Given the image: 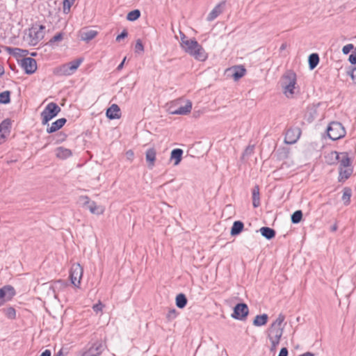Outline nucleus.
<instances>
[{
    "mask_svg": "<svg viewBox=\"0 0 356 356\" xmlns=\"http://www.w3.org/2000/svg\"><path fill=\"white\" fill-rule=\"evenodd\" d=\"M350 76L352 77V79L356 84V68L353 70V71L350 73Z\"/></svg>",
    "mask_w": 356,
    "mask_h": 356,
    "instance_id": "obj_51",
    "label": "nucleus"
},
{
    "mask_svg": "<svg viewBox=\"0 0 356 356\" xmlns=\"http://www.w3.org/2000/svg\"><path fill=\"white\" fill-rule=\"evenodd\" d=\"M55 356H65L62 349H60Z\"/></svg>",
    "mask_w": 356,
    "mask_h": 356,
    "instance_id": "obj_57",
    "label": "nucleus"
},
{
    "mask_svg": "<svg viewBox=\"0 0 356 356\" xmlns=\"http://www.w3.org/2000/svg\"><path fill=\"white\" fill-rule=\"evenodd\" d=\"M243 227L244 225L241 221H235L231 229V235L236 236L242 232Z\"/></svg>",
    "mask_w": 356,
    "mask_h": 356,
    "instance_id": "obj_27",
    "label": "nucleus"
},
{
    "mask_svg": "<svg viewBox=\"0 0 356 356\" xmlns=\"http://www.w3.org/2000/svg\"><path fill=\"white\" fill-rule=\"evenodd\" d=\"M249 309L246 304H237L234 308V312L232 317L238 320H244L248 315Z\"/></svg>",
    "mask_w": 356,
    "mask_h": 356,
    "instance_id": "obj_13",
    "label": "nucleus"
},
{
    "mask_svg": "<svg viewBox=\"0 0 356 356\" xmlns=\"http://www.w3.org/2000/svg\"><path fill=\"white\" fill-rule=\"evenodd\" d=\"M302 218V213L300 210L295 211L291 216V221L293 223L297 224L300 222Z\"/></svg>",
    "mask_w": 356,
    "mask_h": 356,
    "instance_id": "obj_37",
    "label": "nucleus"
},
{
    "mask_svg": "<svg viewBox=\"0 0 356 356\" xmlns=\"http://www.w3.org/2000/svg\"><path fill=\"white\" fill-rule=\"evenodd\" d=\"M225 1H222L215 6L207 16V20L211 22L217 18L223 11Z\"/></svg>",
    "mask_w": 356,
    "mask_h": 356,
    "instance_id": "obj_18",
    "label": "nucleus"
},
{
    "mask_svg": "<svg viewBox=\"0 0 356 356\" xmlns=\"http://www.w3.org/2000/svg\"><path fill=\"white\" fill-rule=\"evenodd\" d=\"M74 1L75 0H64L63 1V12L65 13H67L70 11L71 6L74 3Z\"/></svg>",
    "mask_w": 356,
    "mask_h": 356,
    "instance_id": "obj_39",
    "label": "nucleus"
},
{
    "mask_svg": "<svg viewBox=\"0 0 356 356\" xmlns=\"http://www.w3.org/2000/svg\"><path fill=\"white\" fill-rule=\"evenodd\" d=\"M285 48H286V44H282V46H281V47H280V49H281V50H283V49H284Z\"/></svg>",
    "mask_w": 356,
    "mask_h": 356,
    "instance_id": "obj_60",
    "label": "nucleus"
},
{
    "mask_svg": "<svg viewBox=\"0 0 356 356\" xmlns=\"http://www.w3.org/2000/svg\"><path fill=\"white\" fill-rule=\"evenodd\" d=\"M80 200L92 214L102 215L105 211V207L104 206L97 204L94 201H90L87 196H81Z\"/></svg>",
    "mask_w": 356,
    "mask_h": 356,
    "instance_id": "obj_9",
    "label": "nucleus"
},
{
    "mask_svg": "<svg viewBox=\"0 0 356 356\" xmlns=\"http://www.w3.org/2000/svg\"><path fill=\"white\" fill-rule=\"evenodd\" d=\"M268 320V316L266 314L262 315H257L253 320V325L257 327L265 325Z\"/></svg>",
    "mask_w": 356,
    "mask_h": 356,
    "instance_id": "obj_25",
    "label": "nucleus"
},
{
    "mask_svg": "<svg viewBox=\"0 0 356 356\" xmlns=\"http://www.w3.org/2000/svg\"><path fill=\"white\" fill-rule=\"evenodd\" d=\"M83 272V268L79 264H74L72 265L70 277L71 282L74 286L79 287Z\"/></svg>",
    "mask_w": 356,
    "mask_h": 356,
    "instance_id": "obj_10",
    "label": "nucleus"
},
{
    "mask_svg": "<svg viewBox=\"0 0 356 356\" xmlns=\"http://www.w3.org/2000/svg\"><path fill=\"white\" fill-rule=\"evenodd\" d=\"M63 34L62 33H58L56 35H55L50 40H49V43L50 44H53L54 42H60L63 40Z\"/></svg>",
    "mask_w": 356,
    "mask_h": 356,
    "instance_id": "obj_41",
    "label": "nucleus"
},
{
    "mask_svg": "<svg viewBox=\"0 0 356 356\" xmlns=\"http://www.w3.org/2000/svg\"><path fill=\"white\" fill-rule=\"evenodd\" d=\"M94 347H92L90 348L88 351H86L83 353L81 356H98L100 355L101 351H97L96 354H92V352L94 351Z\"/></svg>",
    "mask_w": 356,
    "mask_h": 356,
    "instance_id": "obj_42",
    "label": "nucleus"
},
{
    "mask_svg": "<svg viewBox=\"0 0 356 356\" xmlns=\"http://www.w3.org/2000/svg\"><path fill=\"white\" fill-rule=\"evenodd\" d=\"M5 137L4 134L0 132V144L4 141Z\"/></svg>",
    "mask_w": 356,
    "mask_h": 356,
    "instance_id": "obj_56",
    "label": "nucleus"
},
{
    "mask_svg": "<svg viewBox=\"0 0 356 356\" xmlns=\"http://www.w3.org/2000/svg\"><path fill=\"white\" fill-rule=\"evenodd\" d=\"M55 154L57 158L60 159H65L70 157L72 155V152L70 149L59 147L55 149Z\"/></svg>",
    "mask_w": 356,
    "mask_h": 356,
    "instance_id": "obj_22",
    "label": "nucleus"
},
{
    "mask_svg": "<svg viewBox=\"0 0 356 356\" xmlns=\"http://www.w3.org/2000/svg\"><path fill=\"white\" fill-rule=\"evenodd\" d=\"M177 316V313L175 309H171L167 314V318L170 321L175 319Z\"/></svg>",
    "mask_w": 356,
    "mask_h": 356,
    "instance_id": "obj_43",
    "label": "nucleus"
},
{
    "mask_svg": "<svg viewBox=\"0 0 356 356\" xmlns=\"http://www.w3.org/2000/svg\"><path fill=\"white\" fill-rule=\"evenodd\" d=\"M10 95L9 91H4L0 93V103L8 104L10 102Z\"/></svg>",
    "mask_w": 356,
    "mask_h": 356,
    "instance_id": "obj_38",
    "label": "nucleus"
},
{
    "mask_svg": "<svg viewBox=\"0 0 356 356\" xmlns=\"http://www.w3.org/2000/svg\"><path fill=\"white\" fill-rule=\"evenodd\" d=\"M245 69L242 65H236L226 70L228 76H231L235 81L242 78L245 74Z\"/></svg>",
    "mask_w": 356,
    "mask_h": 356,
    "instance_id": "obj_15",
    "label": "nucleus"
},
{
    "mask_svg": "<svg viewBox=\"0 0 356 356\" xmlns=\"http://www.w3.org/2000/svg\"><path fill=\"white\" fill-rule=\"evenodd\" d=\"M67 285V284L65 282L62 280H57L53 282L51 284L46 286L48 289L47 295L49 296V298L58 299L57 291L65 289Z\"/></svg>",
    "mask_w": 356,
    "mask_h": 356,
    "instance_id": "obj_11",
    "label": "nucleus"
},
{
    "mask_svg": "<svg viewBox=\"0 0 356 356\" xmlns=\"http://www.w3.org/2000/svg\"><path fill=\"white\" fill-rule=\"evenodd\" d=\"M327 133L330 139L336 140L343 138L346 135V130L341 123L332 122L329 124L327 129Z\"/></svg>",
    "mask_w": 356,
    "mask_h": 356,
    "instance_id": "obj_7",
    "label": "nucleus"
},
{
    "mask_svg": "<svg viewBox=\"0 0 356 356\" xmlns=\"http://www.w3.org/2000/svg\"><path fill=\"white\" fill-rule=\"evenodd\" d=\"M349 61L352 64H355L356 63V54H352L350 55V56H349Z\"/></svg>",
    "mask_w": 356,
    "mask_h": 356,
    "instance_id": "obj_49",
    "label": "nucleus"
},
{
    "mask_svg": "<svg viewBox=\"0 0 356 356\" xmlns=\"http://www.w3.org/2000/svg\"><path fill=\"white\" fill-rule=\"evenodd\" d=\"M125 60H126V57L122 60V63L118 66L117 69L118 70H120L121 69H122Z\"/></svg>",
    "mask_w": 356,
    "mask_h": 356,
    "instance_id": "obj_54",
    "label": "nucleus"
},
{
    "mask_svg": "<svg viewBox=\"0 0 356 356\" xmlns=\"http://www.w3.org/2000/svg\"><path fill=\"white\" fill-rule=\"evenodd\" d=\"M332 231H335V230H337V226H336V225H334V226L332 227Z\"/></svg>",
    "mask_w": 356,
    "mask_h": 356,
    "instance_id": "obj_61",
    "label": "nucleus"
},
{
    "mask_svg": "<svg viewBox=\"0 0 356 356\" xmlns=\"http://www.w3.org/2000/svg\"><path fill=\"white\" fill-rule=\"evenodd\" d=\"M299 356H314V354L311 352H306Z\"/></svg>",
    "mask_w": 356,
    "mask_h": 356,
    "instance_id": "obj_55",
    "label": "nucleus"
},
{
    "mask_svg": "<svg viewBox=\"0 0 356 356\" xmlns=\"http://www.w3.org/2000/svg\"><path fill=\"white\" fill-rule=\"evenodd\" d=\"M106 115L111 120L119 119L121 116L120 108L117 104H113L106 110Z\"/></svg>",
    "mask_w": 356,
    "mask_h": 356,
    "instance_id": "obj_19",
    "label": "nucleus"
},
{
    "mask_svg": "<svg viewBox=\"0 0 356 356\" xmlns=\"http://www.w3.org/2000/svg\"><path fill=\"white\" fill-rule=\"evenodd\" d=\"M83 61V58H79L64 64L56 69V73L61 76H70L76 72Z\"/></svg>",
    "mask_w": 356,
    "mask_h": 356,
    "instance_id": "obj_6",
    "label": "nucleus"
},
{
    "mask_svg": "<svg viewBox=\"0 0 356 356\" xmlns=\"http://www.w3.org/2000/svg\"><path fill=\"white\" fill-rule=\"evenodd\" d=\"M140 16V12L138 10H134L128 13L127 19L129 21H135L138 19Z\"/></svg>",
    "mask_w": 356,
    "mask_h": 356,
    "instance_id": "obj_36",
    "label": "nucleus"
},
{
    "mask_svg": "<svg viewBox=\"0 0 356 356\" xmlns=\"http://www.w3.org/2000/svg\"><path fill=\"white\" fill-rule=\"evenodd\" d=\"M45 27L42 25H35L29 29L26 40L30 45H36L44 35Z\"/></svg>",
    "mask_w": 356,
    "mask_h": 356,
    "instance_id": "obj_5",
    "label": "nucleus"
},
{
    "mask_svg": "<svg viewBox=\"0 0 356 356\" xmlns=\"http://www.w3.org/2000/svg\"><path fill=\"white\" fill-rule=\"evenodd\" d=\"M187 303V299L185 295L180 293L178 294L176 297V305L179 308H184Z\"/></svg>",
    "mask_w": 356,
    "mask_h": 356,
    "instance_id": "obj_31",
    "label": "nucleus"
},
{
    "mask_svg": "<svg viewBox=\"0 0 356 356\" xmlns=\"http://www.w3.org/2000/svg\"><path fill=\"white\" fill-rule=\"evenodd\" d=\"M354 48V46L353 44H348L345 45L342 49V52L344 54H348L350 53V51Z\"/></svg>",
    "mask_w": 356,
    "mask_h": 356,
    "instance_id": "obj_44",
    "label": "nucleus"
},
{
    "mask_svg": "<svg viewBox=\"0 0 356 356\" xmlns=\"http://www.w3.org/2000/svg\"><path fill=\"white\" fill-rule=\"evenodd\" d=\"M296 74L292 71H287L281 78L280 84L283 93L287 98H291L298 92L296 86Z\"/></svg>",
    "mask_w": 356,
    "mask_h": 356,
    "instance_id": "obj_3",
    "label": "nucleus"
},
{
    "mask_svg": "<svg viewBox=\"0 0 356 356\" xmlns=\"http://www.w3.org/2000/svg\"><path fill=\"white\" fill-rule=\"evenodd\" d=\"M15 295V289L10 285L4 286L0 289V307L10 300Z\"/></svg>",
    "mask_w": 356,
    "mask_h": 356,
    "instance_id": "obj_12",
    "label": "nucleus"
},
{
    "mask_svg": "<svg viewBox=\"0 0 356 356\" xmlns=\"http://www.w3.org/2000/svg\"><path fill=\"white\" fill-rule=\"evenodd\" d=\"M183 150L181 149H175L171 152L170 160L174 161V165H177L181 161Z\"/></svg>",
    "mask_w": 356,
    "mask_h": 356,
    "instance_id": "obj_23",
    "label": "nucleus"
},
{
    "mask_svg": "<svg viewBox=\"0 0 356 356\" xmlns=\"http://www.w3.org/2000/svg\"><path fill=\"white\" fill-rule=\"evenodd\" d=\"M339 164V177L340 181L347 179L353 173V168L351 166V160L347 152H341L338 159Z\"/></svg>",
    "mask_w": 356,
    "mask_h": 356,
    "instance_id": "obj_4",
    "label": "nucleus"
},
{
    "mask_svg": "<svg viewBox=\"0 0 356 356\" xmlns=\"http://www.w3.org/2000/svg\"><path fill=\"white\" fill-rule=\"evenodd\" d=\"M339 154H340V153H338L337 152H335V151H332V152H330L325 156V158L327 159L326 161L330 164L334 163L336 161H338Z\"/></svg>",
    "mask_w": 356,
    "mask_h": 356,
    "instance_id": "obj_33",
    "label": "nucleus"
},
{
    "mask_svg": "<svg viewBox=\"0 0 356 356\" xmlns=\"http://www.w3.org/2000/svg\"><path fill=\"white\" fill-rule=\"evenodd\" d=\"M10 128V120L8 119L4 120L0 124V132L4 134V136H6L9 131Z\"/></svg>",
    "mask_w": 356,
    "mask_h": 356,
    "instance_id": "obj_30",
    "label": "nucleus"
},
{
    "mask_svg": "<svg viewBox=\"0 0 356 356\" xmlns=\"http://www.w3.org/2000/svg\"><path fill=\"white\" fill-rule=\"evenodd\" d=\"M3 312L10 319H14L16 316V311L11 307L3 309Z\"/></svg>",
    "mask_w": 356,
    "mask_h": 356,
    "instance_id": "obj_35",
    "label": "nucleus"
},
{
    "mask_svg": "<svg viewBox=\"0 0 356 356\" xmlns=\"http://www.w3.org/2000/svg\"><path fill=\"white\" fill-rule=\"evenodd\" d=\"M3 73H4L3 67L0 65V76L3 74Z\"/></svg>",
    "mask_w": 356,
    "mask_h": 356,
    "instance_id": "obj_58",
    "label": "nucleus"
},
{
    "mask_svg": "<svg viewBox=\"0 0 356 356\" xmlns=\"http://www.w3.org/2000/svg\"><path fill=\"white\" fill-rule=\"evenodd\" d=\"M10 53L17 57L25 58L29 54V51L26 49H22L19 48H9Z\"/></svg>",
    "mask_w": 356,
    "mask_h": 356,
    "instance_id": "obj_28",
    "label": "nucleus"
},
{
    "mask_svg": "<svg viewBox=\"0 0 356 356\" xmlns=\"http://www.w3.org/2000/svg\"><path fill=\"white\" fill-rule=\"evenodd\" d=\"M253 152V147L252 146H248L245 149L244 152L243 153V157L248 156L251 155Z\"/></svg>",
    "mask_w": 356,
    "mask_h": 356,
    "instance_id": "obj_45",
    "label": "nucleus"
},
{
    "mask_svg": "<svg viewBox=\"0 0 356 356\" xmlns=\"http://www.w3.org/2000/svg\"><path fill=\"white\" fill-rule=\"evenodd\" d=\"M22 67L26 74H31L37 70V63L35 60L32 58H24L22 59Z\"/></svg>",
    "mask_w": 356,
    "mask_h": 356,
    "instance_id": "obj_14",
    "label": "nucleus"
},
{
    "mask_svg": "<svg viewBox=\"0 0 356 356\" xmlns=\"http://www.w3.org/2000/svg\"><path fill=\"white\" fill-rule=\"evenodd\" d=\"M181 34V46L184 50L196 60L204 61L207 54L203 47L194 39H188L184 33Z\"/></svg>",
    "mask_w": 356,
    "mask_h": 356,
    "instance_id": "obj_2",
    "label": "nucleus"
},
{
    "mask_svg": "<svg viewBox=\"0 0 356 356\" xmlns=\"http://www.w3.org/2000/svg\"><path fill=\"white\" fill-rule=\"evenodd\" d=\"M93 347H94V350H95L92 352V354H96V353H97V351H101V350H100V349H101V348H102L101 344H99V345H98V346H95H95H93Z\"/></svg>",
    "mask_w": 356,
    "mask_h": 356,
    "instance_id": "obj_52",
    "label": "nucleus"
},
{
    "mask_svg": "<svg viewBox=\"0 0 356 356\" xmlns=\"http://www.w3.org/2000/svg\"><path fill=\"white\" fill-rule=\"evenodd\" d=\"M97 32L92 29H83L81 31V39L86 42H89L97 35Z\"/></svg>",
    "mask_w": 356,
    "mask_h": 356,
    "instance_id": "obj_21",
    "label": "nucleus"
},
{
    "mask_svg": "<svg viewBox=\"0 0 356 356\" xmlns=\"http://www.w3.org/2000/svg\"><path fill=\"white\" fill-rule=\"evenodd\" d=\"M127 35V31L124 30L120 35L116 37V41L120 42L122 39L125 38Z\"/></svg>",
    "mask_w": 356,
    "mask_h": 356,
    "instance_id": "obj_46",
    "label": "nucleus"
},
{
    "mask_svg": "<svg viewBox=\"0 0 356 356\" xmlns=\"http://www.w3.org/2000/svg\"><path fill=\"white\" fill-rule=\"evenodd\" d=\"M66 122L65 118H60L53 122L50 127L47 128V131L48 133H53L60 129Z\"/></svg>",
    "mask_w": 356,
    "mask_h": 356,
    "instance_id": "obj_24",
    "label": "nucleus"
},
{
    "mask_svg": "<svg viewBox=\"0 0 356 356\" xmlns=\"http://www.w3.org/2000/svg\"><path fill=\"white\" fill-rule=\"evenodd\" d=\"M284 320L285 316L280 313L267 329V337L270 343V351H275L280 344L284 332L283 323Z\"/></svg>",
    "mask_w": 356,
    "mask_h": 356,
    "instance_id": "obj_1",
    "label": "nucleus"
},
{
    "mask_svg": "<svg viewBox=\"0 0 356 356\" xmlns=\"http://www.w3.org/2000/svg\"><path fill=\"white\" fill-rule=\"evenodd\" d=\"M134 152L132 150H129L126 152V156L128 159L131 160L134 158Z\"/></svg>",
    "mask_w": 356,
    "mask_h": 356,
    "instance_id": "obj_50",
    "label": "nucleus"
},
{
    "mask_svg": "<svg viewBox=\"0 0 356 356\" xmlns=\"http://www.w3.org/2000/svg\"><path fill=\"white\" fill-rule=\"evenodd\" d=\"M259 232L267 239H271L275 236V230L270 227H263L259 229Z\"/></svg>",
    "mask_w": 356,
    "mask_h": 356,
    "instance_id": "obj_26",
    "label": "nucleus"
},
{
    "mask_svg": "<svg viewBox=\"0 0 356 356\" xmlns=\"http://www.w3.org/2000/svg\"><path fill=\"white\" fill-rule=\"evenodd\" d=\"M144 51V46L140 39L136 40L135 45V52L136 53H143Z\"/></svg>",
    "mask_w": 356,
    "mask_h": 356,
    "instance_id": "obj_40",
    "label": "nucleus"
},
{
    "mask_svg": "<svg viewBox=\"0 0 356 356\" xmlns=\"http://www.w3.org/2000/svg\"><path fill=\"white\" fill-rule=\"evenodd\" d=\"M319 62V57L317 54H312L309 57V65L311 70L314 69Z\"/></svg>",
    "mask_w": 356,
    "mask_h": 356,
    "instance_id": "obj_32",
    "label": "nucleus"
},
{
    "mask_svg": "<svg viewBox=\"0 0 356 356\" xmlns=\"http://www.w3.org/2000/svg\"><path fill=\"white\" fill-rule=\"evenodd\" d=\"M92 309L96 313H98L99 312H101L102 310L103 305L101 302H99L98 304L95 305L92 307Z\"/></svg>",
    "mask_w": 356,
    "mask_h": 356,
    "instance_id": "obj_47",
    "label": "nucleus"
},
{
    "mask_svg": "<svg viewBox=\"0 0 356 356\" xmlns=\"http://www.w3.org/2000/svg\"><path fill=\"white\" fill-rule=\"evenodd\" d=\"M31 55L32 56H35L37 55V53L36 52H33V53L31 54Z\"/></svg>",
    "mask_w": 356,
    "mask_h": 356,
    "instance_id": "obj_62",
    "label": "nucleus"
},
{
    "mask_svg": "<svg viewBox=\"0 0 356 356\" xmlns=\"http://www.w3.org/2000/svg\"><path fill=\"white\" fill-rule=\"evenodd\" d=\"M180 102H181V99H177V100L175 101L172 104H173L174 105H175V106H176V105H177Z\"/></svg>",
    "mask_w": 356,
    "mask_h": 356,
    "instance_id": "obj_59",
    "label": "nucleus"
},
{
    "mask_svg": "<svg viewBox=\"0 0 356 356\" xmlns=\"http://www.w3.org/2000/svg\"><path fill=\"white\" fill-rule=\"evenodd\" d=\"M288 355V350L286 348H282L280 350V352L278 355V356H287Z\"/></svg>",
    "mask_w": 356,
    "mask_h": 356,
    "instance_id": "obj_48",
    "label": "nucleus"
},
{
    "mask_svg": "<svg viewBox=\"0 0 356 356\" xmlns=\"http://www.w3.org/2000/svg\"><path fill=\"white\" fill-rule=\"evenodd\" d=\"M156 152L154 148H149L145 152V159L148 163V166L152 168L154 166L156 161Z\"/></svg>",
    "mask_w": 356,
    "mask_h": 356,
    "instance_id": "obj_20",
    "label": "nucleus"
},
{
    "mask_svg": "<svg viewBox=\"0 0 356 356\" xmlns=\"http://www.w3.org/2000/svg\"><path fill=\"white\" fill-rule=\"evenodd\" d=\"M40 356H51V351L45 350Z\"/></svg>",
    "mask_w": 356,
    "mask_h": 356,
    "instance_id": "obj_53",
    "label": "nucleus"
},
{
    "mask_svg": "<svg viewBox=\"0 0 356 356\" xmlns=\"http://www.w3.org/2000/svg\"><path fill=\"white\" fill-rule=\"evenodd\" d=\"M300 136V130L298 128L289 129L287 130L284 141L287 144H293L295 143Z\"/></svg>",
    "mask_w": 356,
    "mask_h": 356,
    "instance_id": "obj_17",
    "label": "nucleus"
},
{
    "mask_svg": "<svg viewBox=\"0 0 356 356\" xmlns=\"http://www.w3.org/2000/svg\"><path fill=\"white\" fill-rule=\"evenodd\" d=\"M60 111V108L54 102L48 104L44 110L41 113L42 124H47Z\"/></svg>",
    "mask_w": 356,
    "mask_h": 356,
    "instance_id": "obj_8",
    "label": "nucleus"
},
{
    "mask_svg": "<svg viewBox=\"0 0 356 356\" xmlns=\"http://www.w3.org/2000/svg\"><path fill=\"white\" fill-rule=\"evenodd\" d=\"M192 109V102L190 100L186 101V104L184 106L175 109L173 106L169 108L170 113L172 115H187L191 113Z\"/></svg>",
    "mask_w": 356,
    "mask_h": 356,
    "instance_id": "obj_16",
    "label": "nucleus"
},
{
    "mask_svg": "<svg viewBox=\"0 0 356 356\" xmlns=\"http://www.w3.org/2000/svg\"><path fill=\"white\" fill-rule=\"evenodd\" d=\"M252 204L254 207H258L260 204L259 201V188L256 186L252 191Z\"/></svg>",
    "mask_w": 356,
    "mask_h": 356,
    "instance_id": "obj_29",
    "label": "nucleus"
},
{
    "mask_svg": "<svg viewBox=\"0 0 356 356\" xmlns=\"http://www.w3.org/2000/svg\"><path fill=\"white\" fill-rule=\"evenodd\" d=\"M351 194V190L349 188H345L343 189L342 200L343 201L345 204L347 205L350 203Z\"/></svg>",
    "mask_w": 356,
    "mask_h": 356,
    "instance_id": "obj_34",
    "label": "nucleus"
}]
</instances>
